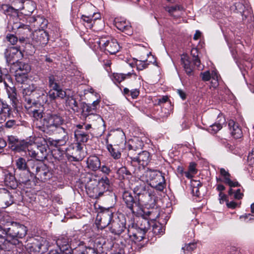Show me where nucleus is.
<instances>
[{
  "mask_svg": "<svg viewBox=\"0 0 254 254\" xmlns=\"http://www.w3.org/2000/svg\"><path fill=\"white\" fill-rule=\"evenodd\" d=\"M27 74L26 73L21 72L15 73V77L16 81L20 83H23L27 79Z\"/></svg>",
  "mask_w": 254,
  "mask_h": 254,
  "instance_id": "47",
  "label": "nucleus"
},
{
  "mask_svg": "<svg viewBox=\"0 0 254 254\" xmlns=\"http://www.w3.org/2000/svg\"><path fill=\"white\" fill-rule=\"evenodd\" d=\"M163 228L162 226L160 224L157 225L154 224L153 225L152 231L154 234L160 235L163 233Z\"/></svg>",
  "mask_w": 254,
  "mask_h": 254,
  "instance_id": "56",
  "label": "nucleus"
},
{
  "mask_svg": "<svg viewBox=\"0 0 254 254\" xmlns=\"http://www.w3.org/2000/svg\"><path fill=\"white\" fill-rule=\"evenodd\" d=\"M228 127L231 135L236 139L240 138L242 136V131L238 123L230 120L228 122Z\"/></svg>",
  "mask_w": 254,
  "mask_h": 254,
  "instance_id": "24",
  "label": "nucleus"
},
{
  "mask_svg": "<svg viewBox=\"0 0 254 254\" xmlns=\"http://www.w3.org/2000/svg\"><path fill=\"white\" fill-rule=\"evenodd\" d=\"M135 142L133 141H131L130 143L127 145L128 148V156L130 158L132 161H134V158H136L140 148L137 147L134 144Z\"/></svg>",
  "mask_w": 254,
  "mask_h": 254,
  "instance_id": "34",
  "label": "nucleus"
},
{
  "mask_svg": "<svg viewBox=\"0 0 254 254\" xmlns=\"http://www.w3.org/2000/svg\"><path fill=\"white\" fill-rule=\"evenodd\" d=\"M150 160V154L146 151H143L138 153L136 158H134V162H137L139 165L143 167L148 165Z\"/></svg>",
  "mask_w": 254,
  "mask_h": 254,
  "instance_id": "25",
  "label": "nucleus"
},
{
  "mask_svg": "<svg viewBox=\"0 0 254 254\" xmlns=\"http://www.w3.org/2000/svg\"><path fill=\"white\" fill-rule=\"evenodd\" d=\"M32 174L38 180L45 182L51 177V174L48 166L42 162L31 160L29 162Z\"/></svg>",
  "mask_w": 254,
  "mask_h": 254,
  "instance_id": "2",
  "label": "nucleus"
},
{
  "mask_svg": "<svg viewBox=\"0 0 254 254\" xmlns=\"http://www.w3.org/2000/svg\"><path fill=\"white\" fill-rule=\"evenodd\" d=\"M222 127V124L221 123H214L211 125L209 127V131L212 133H216L220 130Z\"/></svg>",
  "mask_w": 254,
  "mask_h": 254,
  "instance_id": "49",
  "label": "nucleus"
},
{
  "mask_svg": "<svg viewBox=\"0 0 254 254\" xmlns=\"http://www.w3.org/2000/svg\"><path fill=\"white\" fill-rule=\"evenodd\" d=\"M84 114L86 116V120L90 123L94 127L98 128L105 127L104 121L100 115L92 113L89 114L86 113Z\"/></svg>",
  "mask_w": 254,
  "mask_h": 254,
  "instance_id": "20",
  "label": "nucleus"
},
{
  "mask_svg": "<svg viewBox=\"0 0 254 254\" xmlns=\"http://www.w3.org/2000/svg\"><path fill=\"white\" fill-rule=\"evenodd\" d=\"M77 127L79 129L74 131V136L76 140L80 142H86L89 138V132L85 131L82 125H78Z\"/></svg>",
  "mask_w": 254,
  "mask_h": 254,
  "instance_id": "22",
  "label": "nucleus"
},
{
  "mask_svg": "<svg viewBox=\"0 0 254 254\" xmlns=\"http://www.w3.org/2000/svg\"><path fill=\"white\" fill-rule=\"evenodd\" d=\"M98 43L99 46L104 48L105 50L110 54H115L119 51L120 46L116 39H111L105 41L101 39Z\"/></svg>",
  "mask_w": 254,
  "mask_h": 254,
  "instance_id": "13",
  "label": "nucleus"
},
{
  "mask_svg": "<svg viewBox=\"0 0 254 254\" xmlns=\"http://www.w3.org/2000/svg\"><path fill=\"white\" fill-rule=\"evenodd\" d=\"M248 161L250 165H254V148L248 156Z\"/></svg>",
  "mask_w": 254,
  "mask_h": 254,
  "instance_id": "64",
  "label": "nucleus"
},
{
  "mask_svg": "<svg viewBox=\"0 0 254 254\" xmlns=\"http://www.w3.org/2000/svg\"><path fill=\"white\" fill-rule=\"evenodd\" d=\"M132 65L131 64L127 65V68H130L131 70H128L126 72L123 73V76H124V80L131 78L132 76H136V74L134 72L132 68Z\"/></svg>",
  "mask_w": 254,
  "mask_h": 254,
  "instance_id": "48",
  "label": "nucleus"
},
{
  "mask_svg": "<svg viewBox=\"0 0 254 254\" xmlns=\"http://www.w3.org/2000/svg\"><path fill=\"white\" fill-rule=\"evenodd\" d=\"M57 98H59L61 99H64L66 97V93L63 90L60 88V87L58 88L57 89Z\"/></svg>",
  "mask_w": 254,
  "mask_h": 254,
  "instance_id": "63",
  "label": "nucleus"
},
{
  "mask_svg": "<svg viewBox=\"0 0 254 254\" xmlns=\"http://www.w3.org/2000/svg\"><path fill=\"white\" fill-rule=\"evenodd\" d=\"M32 160L27 162L25 158L19 157L15 160V166L16 168L21 171H27L31 170L29 162Z\"/></svg>",
  "mask_w": 254,
  "mask_h": 254,
  "instance_id": "31",
  "label": "nucleus"
},
{
  "mask_svg": "<svg viewBox=\"0 0 254 254\" xmlns=\"http://www.w3.org/2000/svg\"><path fill=\"white\" fill-rule=\"evenodd\" d=\"M155 203H153V205H149L142 208L140 212H142L143 217L151 221L156 220L159 216L160 209L157 207H155Z\"/></svg>",
  "mask_w": 254,
  "mask_h": 254,
  "instance_id": "16",
  "label": "nucleus"
},
{
  "mask_svg": "<svg viewBox=\"0 0 254 254\" xmlns=\"http://www.w3.org/2000/svg\"><path fill=\"white\" fill-rule=\"evenodd\" d=\"M191 55L193 57V61L194 64L197 67H199L200 65V61L198 58V51L197 49H192L191 51Z\"/></svg>",
  "mask_w": 254,
  "mask_h": 254,
  "instance_id": "43",
  "label": "nucleus"
},
{
  "mask_svg": "<svg viewBox=\"0 0 254 254\" xmlns=\"http://www.w3.org/2000/svg\"><path fill=\"white\" fill-rule=\"evenodd\" d=\"M31 170H28L25 172H22L20 174L19 181L20 183L27 185L32 178Z\"/></svg>",
  "mask_w": 254,
  "mask_h": 254,
  "instance_id": "38",
  "label": "nucleus"
},
{
  "mask_svg": "<svg viewBox=\"0 0 254 254\" xmlns=\"http://www.w3.org/2000/svg\"><path fill=\"white\" fill-rule=\"evenodd\" d=\"M150 185L159 190H162L164 189V177L160 172H151L150 173Z\"/></svg>",
  "mask_w": 254,
  "mask_h": 254,
  "instance_id": "15",
  "label": "nucleus"
},
{
  "mask_svg": "<svg viewBox=\"0 0 254 254\" xmlns=\"http://www.w3.org/2000/svg\"><path fill=\"white\" fill-rule=\"evenodd\" d=\"M220 173L221 176L223 178L224 182L228 185L230 187H236L240 186V184L238 182H233L231 180V175L229 173L225 170L224 168L220 169Z\"/></svg>",
  "mask_w": 254,
  "mask_h": 254,
  "instance_id": "29",
  "label": "nucleus"
},
{
  "mask_svg": "<svg viewBox=\"0 0 254 254\" xmlns=\"http://www.w3.org/2000/svg\"><path fill=\"white\" fill-rule=\"evenodd\" d=\"M18 2L21 5H22V6L20 7L21 9L24 10V13L25 15H30L35 9V4L32 1L28 0L24 3H22L19 1H18Z\"/></svg>",
  "mask_w": 254,
  "mask_h": 254,
  "instance_id": "33",
  "label": "nucleus"
},
{
  "mask_svg": "<svg viewBox=\"0 0 254 254\" xmlns=\"http://www.w3.org/2000/svg\"><path fill=\"white\" fill-rule=\"evenodd\" d=\"M133 191L137 196V201L139 202L140 210H142V206L145 207L154 203V200L152 198L151 193L146 190L143 185L136 186L133 189Z\"/></svg>",
  "mask_w": 254,
  "mask_h": 254,
  "instance_id": "3",
  "label": "nucleus"
},
{
  "mask_svg": "<svg viewBox=\"0 0 254 254\" xmlns=\"http://www.w3.org/2000/svg\"><path fill=\"white\" fill-rule=\"evenodd\" d=\"M6 39L12 45H15L18 42L17 37L12 34H8L6 36Z\"/></svg>",
  "mask_w": 254,
  "mask_h": 254,
  "instance_id": "55",
  "label": "nucleus"
},
{
  "mask_svg": "<svg viewBox=\"0 0 254 254\" xmlns=\"http://www.w3.org/2000/svg\"><path fill=\"white\" fill-rule=\"evenodd\" d=\"M195 248L196 244L194 243H190L189 244H186L184 247H182V250H183V253H181V254H184L185 251L191 252Z\"/></svg>",
  "mask_w": 254,
  "mask_h": 254,
  "instance_id": "57",
  "label": "nucleus"
},
{
  "mask_svg": "<svg viewBox=\"0 0 254 254\" xmlns=\"http://www.w3.org/2000/svg\"><path fill=\"white\" fill-rule=\"evenodd\" d=\"M235 9L243 15H245V11L244 10V5L241 2H236L235 4Z\"/></svg>",
  "mask_w": 254,
  "mask_h": 254,
  "instance_id": "61",
  "label": "nucleus"
},
{
  "mask_svg": "<svg viewBox=\"0 0 254 254\" xmlns=\"http://www.w3.org/2000/svg\"><path fill=\"white\" fill-rule=\"evenodd\" d=\"M66 103L71 109L74 111H77L78 109V103L76 100L72 97H68Z\"/></svg>",
  "mask_w": 254,
  "mask_h": 254,
  "instance_id": "44",
  "label": "nucleus"
},
{
  "mask_svg": "<svg viewBox=\"0 0 254 254\" xmlns=\"http://www.w3.org/2000/svg\"><path fill=\"white\" fill-rule=\"evenodd\" d=\"M112 139L115 145H119L125 140V134L123 131L115 132L112 135Z\"/></svg>",
  "mask_w": 254,
  "mask_h": 254,
  "instance_id": "36",
  "label": "nucleus"
},
{
  "mask_svg": "<svg viewBox=\"0 0 254 254\" xmlns=\"http://www.w3.org/2000/svg\"><path fill=\"white\" fill-rule=\"evenodd\" d=\"M23 94L37 98L40 104L46 103L48 101L49 97L46 91L43 88L35 86L33 84L24 88Z\"/></svg>",
  "mask_w": 254,
  "mask_h": 254,
  "instance_id": "4",
  "label": "nucleus"
},
{
  "mask_svg": "<svg viewBox=\"0 0 254 254\" xmlns=\"http://www.w3.org/2000/svg\"><path fill=\"white\" fill-rule=\"evenodd\" d=\"M117 175L120 179H125L131 175L130 172L125 167H122L117 171Z\"/></svg>",
  "mask_w": 254,
  "mask_h": 254,
  "instance_id": "40",
  "label": "nucleus"
},
{
  "mask_svg": "<svg viewBox=\"0 0 254 254\" xmlns=\"http://www.w3.org/2000/svg\"><path fill=\"white\" fill-rule=\"evenodd\" d=\"M13 197L8 190L4 188H0V206L5 208L13 203Z\"/></svg>",
  "mask_w": 254,
  "mask_h": 254,
  "instance_id": "18",
  "label": "nucleus"
},
{
  "mask_svg": "<svg viewBox=\"0 0 254 254\" xmlns=\"http://www.w3.org/2000/svg\"><path fill=\"white\" fill-rule=\"evenodd\" d=\"M57 131L58 137L55 140L56 145H63L68 140V132L66 129L61 127H58Z\"/></svg>",
  "mask_w": 254,
  "mask_h": 254,
  "instance_id": "23",
  "label": "nucleus"
},
{
  "mask_svg": "<svg viewBox=\"0 0 254 254\" xmlns=\"http://www.w3.org/2000/svg\"><path fill=\"white\" fill-rule=\"evenodd\" d=\"M135 64L136 66L137 69L138 70H142L148 67L149 64L146 61L134 60Z\"/></svg>",
  "mask_w": 254,
  "mask_h": 254,
  "instance_id": "45",
  "label": "nucleus"
},
{
  "mask_svg": "<svg viewBox=\"0 0 254 254\" xmlns=\"http://www.w3.org/2000/svg\"><path fill=\"white\" fill-rule=\"evenodd\" d=\"M11 116V109L6 103L0 102V123H3Z\"/></svg>",
  "mask_w": 254,
  "mask_h": 254,
  "instance_id": "21",
  "label": "nucleus"
},
{
  "mask_svg": "<svg viewBox=\"0 0 254 254\" xmlns=\"http://www.w3.org/2000/svg\"><path fill=\"white\" fill-rule=\"evenodd\" d=\"M11 69L14 70L15 73H28L31 70V66L28 64L18 62L14 64V65L11 66Z\"/></svg>",
  "mask_w": 254,
  "mask_h": 254,
  "instance_id": "26",
  "label": "nucleus"
},
{
  "mask_svg": "<svg viewBox=\"0 0 254 254\" xmlns=\"http://www.w3.org/2000/svg\"><path fill=\"white\" fill-rule=\"evenodd\" d=\"M146 232L142 230H137L133 228L127 230L128 236L133 241H141L144 237Z\"/></svg>",
  "mask_w": 254,
  "mask_h": 254,
  "instance_id": "28",
  "label": "nucleus"
},
{
  "mask_svg": "<svg viewBox=\"0 0 254 254\" xmlns=\"http://www.w3.org/2000/svg\"><path fill=\"white\" fill-rule=\"evenodd\" d=\"M25 101L26 102L25 107L28 110L32 109L33 105H35V103L29 97H25Z\"/></svg>",
  "mask_w": 254,
  "mask_h": 254,
  "instance_id": "58",
  "label": "nucleus"
},
{
  "mask_svg": "<svg viewBox=\"0 0 254 254\" xmlns=\"http://www.w3.org/2000/svg\"><path fill=\"white\" fill-rule=\"evenodd\" d=\"M30 143L27 149L30 157L40 161L47 158L50 151L47 141L44 138H37L35 141H30Z\"/></svg>",
  "mask_w": 254,
  "mask_h": 254,
  "instance_id": "1",
  "label": "nucleus"
},
{
  "mask_svg": "<svg viewBox=\"0 0 254 254\" xmlns=\"http://www.w3.org/2000/svg\"><path fill=\"white\" fill-rule=\"evenodd\" d=\"M57 90H54L53 89H51L48 93V97L50 99V101H52L57 99Z\"/></svg>",
  "mask_w": 254,
  "mask_h": 254,
  "instance_id": "60",
  "label": "nucleus"
},
{
  "mask_svg": "<svg viewBox=\"0 0 254 254\" xmlns=\"http://www.w3.org/2000/svg\"><path fill=\"white\" fill-rule=\"evenodd\" d=\"M64 120L59 115L56 114H47L44 119V125L48 128H55L61 127L63 124Z\"/></svg>",
  "mask_w": 254,
  "mask_h": 254,
  "instance_id": "11",
  "label": "nucleus"
},
{
  "mask_svg": "<svg viewBox=\"0 0 254 254\" xmlns=\"http://www.w3.org/2000/svg\"><path fill=\"white\" fill-rule=\"evenodd\" d=\"M57 78V76L54 75H50L49 76V86L54 90H57L60 86Z\"/></svg>",
  "mask_w": 254,
  "mask_h": 254,
  "instance_id": "41",
  "label": "nucleus"
},
{
  "mask_svg": "<svg viewBox=\"0 0 254 254\" xmlns=\"http://www.w3.org/2000/svg\"><path fill=\"white\" fill-rule=\"evenodd\" d=\"M181 62L187 74L191 75L193 72V70L189 57L186 55H183L181 57Z\"/></svg>",
  "mask_w": 254,
  "mask_h": 254,
  "instance_id": "35",
  "label": "nucleus"
},
{
  "mask_svg": "<svg viewBox=\"0 0 254 254\" xmlns=\"http://www.w3.org/2000/svg\"><path fill=\"white\" fill-rule=\"evenodd\" d=\"M81 19L84 22H86L87 24V26H88L90 28L93 27L94 24L93 22V19L91 16V15L86 16L85 15H83L81 16Z\"/></svg>",
  "mask_w": 254,
  "mask_h": 254,
  "instance_id": "53",
  "label": "nucleus"
},
{
  "mask_svg": "<svg viewBox=\"0 0 254 254\" xmlns=\"http://www.w3.org/2000/svg\"><path fill=\"white\" fill-rule=\"evenodd\" d=\"M4 183L12 189H15L18 186L17 182L12 173H7L5 175Z\"/></svg>",
  "mask_w": 254,
  "mask_h": 254,
  "instance_id": "32",
  "label": "nucleus"
},
{
  "mask_svg": "<svg viewBox=\"0 0 254 254\" xmlns=\"http://www.w3.org/2000/svg\"><path fill=\"white\" fill-rule=\"evenodd\" d=\"M0 245V249L4 252H10L15 251L18 246H22V244L17 239H12L11 240L4 239L3 242Z\"/></svg>",
  "mask_w": 254,
  "mask_h": 254,
  "instance_id": "19",
  "label": "nucleus"
},
{
  "mask_svg": "<svg viewBox=\"0 0 254 254\" xmlns=\"http://www.w3.org/2000/svg\"><path fill=\"white\" fill-rule=\"evenodd\" d=\"M82 148V147L80 143H77L75 144V146L73 147L74 152L72 153L74 158H77L78 155H80Z\"/></svg>",
  "mask_w": 254,
  "mask_h": 254,
  "instance_id": "54",
  "label": "nucleus"
},
{
  "mask_svg": "<svg viewBox=\"0 0 254 254\" xmlns=\"http://www.w3.org/2000/svg\"><path fill=\"white\" fill-rule=\"evenodd\" d=\"M23 57V54L20 50V47H11L6 50L5 52V57L6 62L9 64H12V66L16 62H19V60Z\"/></svg>",
  "mask_w": 254,
  "mask_h": 254,
  "instance_id": "12",
  "label": "nucleus"
},
{
  "mask_svg": "<svg viewBox=\"0 0 254 254\" xmlns=\"http://www.w3.org/2000/svg\"><path fill=\"white\" fill-rule=\"evenodd\" d=\"M36 21H38L39 23H43L44 19L40 16H38L37 17H32L29 18V22L32 24L33 23L34 24L36 22Z\"/></svg>",
  "mask_w": 254,
  "mask_h": 254,
  "instance_id": "62",
  "label": "nucleus"
},
{
  "mask_svg": "<svg viewBox=\"0 0 254 254\" xmlns=\"http://www.w3.org/2000/svg\"><path fill=\"white\" fill-rule=\"evenodd\" d=\"M166 10L168 11L172 16L175 14V12L182 13L183 11V7L181 5H175L172 6H168L166 7Z\"/></svg>",
  "mask_w": 254,
  "mask_h": 254,
  "instance_id": "42",
  "label": "nucleus"
},
{
  "mask_svg": "<svg viewBox=\"0 0 254 254\" xmlns=\"http://www.w3.org/2000/svg\"><path fill=\"white\" fill-rule=\"evenodd\" d=\"M148 220L146 217H144L140 221V229L145 232H146L150 227Z\"/></svg>",
  "mask_w": 254,
  "mask_h": 254,
  "instance_id": "46",
  "label": "nucleus"
},
{
  "mask_svg": "<svg viewBox=\"0 0 254 254\" xmlns=\"http://www.w3.org/2000/svg\"><path fill=\"white\" fill-rule=\"evenodd\" d=\"M26 227L17 223H12L11 226L7 229V235L12 239L22 238L27 234Z\"/></svg>",
  "mask_w": 254,
  "mask_h": 254,
  "instance_id": "6",
  "label": "nucleus"
},
{
  "mask_svg": "<svg viewBox=\"0 0 254 254\" xmlns=\"http://www.w3.org/2000/svg\"><path fill=\"white\" fill-rule=\"evenodd\" d=\"M30 112H32L33 117L36 120L41 119L43 117V110L41 109H31Z\"/></svg>",
  "mask_w": 254,
  "mask_h": 254,
  "instance_id": "52",
  "label": "nucleus"
},
{
  "mask_svg": "<svg viewBox=\"0 0 254 254\" xmlns=\"http://www.w3.org/2000/svg\"><path fill=\"white\" fill-rule=\"evenodd\" d=\"M27 249L31 254H42L46 253L48 250L45 241L42 243L37 240L28 245Z\"/></svg>",
  "mask_w": 254,
  "mask_h": 254,
  "instance_id": "17",
  "label": "nucleus"
},
{
  "mask_svg": "<svg viewBox=\"0 0 254 254\" xmlns=\"http://www.w3.org/2000/svg\"><path fill=\"white\" fill-rule=\"evenodd\" d=\"M108 149L114 158L119 159L120 158L121 155V153L119 151H116L112 145H108Z\"/></svg>",
  "mask_w": 254,
  "mask_h": 254,
  "instance_id": "50",
  "label": "nucleus"
},
{
  "mask_svg": "<svg viewBox=\"0 0 254 254\" xmlns=\"http://www.w3.org/2000/svg\"><path fill=\"white\" fill-rule=\"evenodd\" d=\"M12 30H15V34L18 36L28 37L31 34V28L28 25L25 24L21 19L16 18L12 25Z\"/></svg>",
  "mask_w": 254,
  "mask_h": 254,
  "instance_id": "10",
  "label": "nucleus"
},
{
  "mask_svg": "<svg viewBox=\"0 0 254 254\" xmlns=\"http://www.w3.org/2000/svg\"><path fill=\"white\" fill-rule=\"evenodd\" d=\"M113 217V213L109 209L99 213L96 219V224L98 228L101 229L106 228L111 224Z\"/></svg>",
  "mask_w": 254,
  "mask_h": 254,
  "instance_id": "8",
  "label": "nucleus"
},
{
  "mask_svg": "<svg viewBox=\"0 0 254 254\" xmlns=\"http://www.w3.org/2000/svg\"><path fill=\"white\" fill-rule=\"evenodd\" d=\"M8 97L10 101V103L13 108L16 109L17 108V105L19 103L17 97L16 89L14 87L9 88L7 91Z\"/></svg>",
  "mask_w": 254,
  "mask_h": 254,
  "instance_id": "30",
  "label": "nucleus"
},
{
  "mask_svg": "<svg viewBox=\"0 0 254 254\" xmlns=\"http://www.w3.org/2000/svg\"><path fill=\"white\" fill-rule=\"evenodd\" d=\"M115 25L119 30L122 31H126L130 28L128 22L125 20H120L119 19L115 20Z\"/></svg>",
  "mask_w": 254,
  "mask_h": 254,
  "instance_id": "39",
  "label": "nucleus"
},
{
  "mask_svg": "<svg viewBox=\"0 0 254 254\" xmlns=\"http://www.w3.org/2000/svg\"><path fill=\"white\" fill-rule=\"evenodd\" d=\"M122 197L126 206L132 213H140L139 202H138L136 199L133 198L130 192L124 191Z\"/></svg>",
  "mask_w": 254,
  "mask_h": 254,
  "instance_id": "9",
  "label": "nucleus"
},
{
  "mask_svg": "<svg viewBox=\"0 0 254 254\" xmlns=\"http://www.w3.org/2000/svg\"><path fill=\"white\" fill-rule=\"evenodd\" d=\"M21 9V7H17L14 8L12 6V9H10L8 12L7 13V15H9L12 16L13 17V22L15 21L16 18L18 17L19 18V15L18 14V11Z\"/></svg>",
  "mask_w": 254,
  "mask_h": 254,
  "instance_id": "51",
  "label": "nucleus"
},
{
  "mask_svg": "<svg viewBox=\"0 0 254 254\" xmlns=\"http://www.w3.org/2000/svg\"><path fill=\"white\" fill-rule=\"evenodd\" d=\"M126 218L122 214L114 216L110 227V231L115 235H120L126 229Z\"/></svg>",
  "mask_w": 254,
  "mask_h": 254,
  "instance_id": "5",
  "label": "nucleus"
},
{
  "mask_svg": "<svg viewBox=\"0 0 254 254\" xmlns=\"http://www.w3.org/2000/svg\"><path fill=\"white\" fill-rule=\"evenodd\" d=\"M87 167L92 171H95L100 168L101 162L99 158L95 156H90L87 159Z\"/></svg>",
  "mask_w": 254,
  "mask_h": 254,
  "instance_id": "27",
  "label": "nucleus"
},
{
  "mask_svg": "<svg viewBox=\"0 0 254 254\" xmlns=\"http://www.w3.org/2000/svg\"><path fill=\"white\" fill-rule=\"evenodd\" d=\"M30 141L19 140L16 136L10 135L8 136V143L12 150L17 151H25L30 147Z\"/></svg>",
  "mask_w": 254,
  "mask_h": 254,
  "instance_id": "7",
  "label": "nucleus"
},
{
  "mask_svg": "<svg viewBox=\"0 0 254 254\" xmlns=\"http://www.w3.org/2000/svg\"><path fill=\"white\" fill-rule=\"evenodd\" d=\"M200 76L202 80L204 81H209L211 78L215 81V84H217L218 76L215 72H213L211 74L209 71H206L200 73Z\"/></svg>",
  "mask_w": 254,
  "mask_h": 254,
  "instance_id": "37",
  "label": "nucleus"
},
{
  "mask_svg": "<svg viewBox=\"0 0 254 254\" xmlns=\"http://www.w3.org/2000/svg\"><path fill=\"white\" fill-rule=\"evenodd\" d=\"M123 73H116L113 74V79L115 81L120 83L124 80Z\"/></svg>",
  "mask_w": 254,
  "mask_h": 254,
  "instance_id": "59",
  "label": "nucleus"
},
{
  "mask_svg": "<svg viewBox=\"0 0 254 254\" xmlns=\"http://www.w3.org/2000/svg\"><path fill=\"white\" fill-rule=\"evenodd\" d=\"M32 40L37 46H44L48 42V33L43 29L35 30L33 33Z\"/></svg>",
  "mask_w": 254,
  "mask_h": 254,
  "instance_id": "14",
  "label": "nucleus"
}]
</instances>
